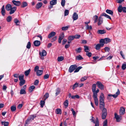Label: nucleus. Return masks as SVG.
Segmentation results:
<instances>
[{
  "label": "nucleus",
  "mask_w": 126,
  "mask_h": 126,
  "mask_svg": "<svg viewBox=\"0 0 126 126\" xmlns=\"http://www.w3.org/2000/svg\"><path fill=\"white\" fill-rule=\"evenodd\" d=\"M120 93V91L119 89H118L117 92L115 94H109L107 97V99L108 100H110L111 98L110 97L111 96H112L114 98H116L117 97V96Z\"/></svg>",
  "instance_id": "f257e3e1"
},
{
  "label": "nucleus",
  "mask_w": 126,
  "mask_h": 126,
  "mask_svg": "<svg viewBox=\"0 0 126 126\" xmlns=\"http://www.w3.org/2000/svg\"><path fill=\"white\" fill-rule=\"evenodd\" d=\"M96 84H94L92 85V90L93 93V95L97 94V93L99 92V90L98 89L96 91Z\"/></svg>",
  "instance_id": "f03ea898"
},
{
  "label": "nucleus",
  "mask_w": 126,
  "mask_h": 126,
  "mask_svg": "<svg viewBox=\"0 0 126 126\" xmlns=\"http://www.w3.org/2000/svg\"><path fill=\"white\" fill-rule=\"evenodd\" d=\"M111 41V39L109 38H106L104 39H101L100 41V43H102L104 44H107L109 42H110Z\"/></svg>",
  "instance_id": "7ed1b4c3"
},
{
  "label": "nucleus",
  "mask_w": 126,
  "mask_h": 126,
  "mask_svg": "<svg viewBox=\"0 0 126 126\" xmlns=\"http://www.w3.org/2000/svg\"><path fill=\"white\" fill-rule=\"evenodd\" d=\"M107 114V110L106 108L103 109L102 110V118L103 119H105L106 117Z\"/></svg>",
  "instance_id": "20e7f679"
},
{
  "label": "nucleus",
  "mask_w": 126,
  "mask_h": 126,
  "mask_svg": "<svg viewBox=\"0 0 126 126\" xmlns=\"http://www.w3.org/2000/svg\"><path fill=\"white\" fill-rule=\"evenodd\" d=\"M114 117L116 120V121L118 122H120L121 120L122 116L118 115L116 113H114Z\"/></svg>",
  "instance_id": "39448f33"
},
{
  "label": "nucleus",
  "mask_w": 126,
  "mask_h": 126,
  "mask_svg": "<svg viewBox=\"0 0 126 126\" xmlns=\"http://www.w3.org/2000/svg\"><path fill=\"white\" fill-rule=\"evenodd\" d=\"M77 67V65L76 64L71 65L69 69V72L71 73L73 72Z\"/></svg>",
  "instance_id": "423d86ee"
},
{
  "label": "nucleus",
  "mask_w": 126,
  "mask_h": 126,
  "mask_svg": "<svg viewBox=\"0 0 126 126\" xmlns=\"http://www.w3.org/2000/svg\"><path fill=\"white\" fill-rule=\"evenodd\" d=\"M96 84L100 89L103 90L104 89V85L100 82L98 81L96 83Z\"/></svg>",
  "instance_id": "0eeeda50"
},
{
  "label": "nucleus",
  "mask_w": 126,
  "mask_h": 126,
  "mask_svg": "<svg viewBox=\"0 0 126 126\" xmlns=\"http://www.w3.org/2000/svg\"><path fill=\"white\" fill-rule=\"evenodd\" d=\"M39 54L41 56V58L42 59H43L44 57H43L46 55L47 52L45 50H43L41 52H39Z\"/></svg>",
  "instance_id": "6e6552de"
},
{
  "label": "nucleus",
  "mask_w": 126,
  "mask_h": 126,
  "mask_svg": "<svg viewBox=\"0 0 126 126\" xmlns=\"http://www.w3.org/2000/svg\"><path fill=\"white\" fill-rule=\"evenodd\" d=\"M97 94L93 95V97L94 98V102L95 105L97 106L98 104V98H97Z\"/></svg>",
  "instance_id": "1a4fd4ad"
},
{
  "label": "nucleus",
  "mask_w": 126,
  "mask_h": 126,
  "mask_svg": "<svg viewBox=\"0 0 126 126\" xmlns=\"http://www.w3.org/2000/svg\"><path fill=\"white\" fill-rule=\"evenodd\" d=\"M104 45V44L102 43H100L96 45L95 48L97 50H99L101 47H102Z\"/></svg>",
  "instance_id": "9d476101"
},
{
  "label": "nucleus",
  "mask_w": 126,
  "mask_h": 126,
  "mask_svg": "<svg viewBox=\"0 0 126 126\" xmlns=\"http://www.w3.org/2000/svg\"><path fill=\"white\" fill-rule=\"evenodd\" d=\"M78 15L76 13H74L73 15L72 18L73 20H76L78 18Z\"/></svg>",
  "instance_id": "9b49d317"
},
{
  "label": "nucleus",
  "mask_w": 126,
  "mask_h": 126,
  "mask_svg": "<svg viewBox=\"0 0 126 126\" xmlns=\"http://www.w3.org/2000/svg\"><path fill=\"white\" fill-rule=\"evenodd\" d=\"M125 108L123 107H121L120 108L119 110V113L120 115H123L125 113Z\"/></svg>",
  "instance_id": "f8f14e48"
},
{
  "label": "nucleus",
  "mask_w": 126,
  "mask_h": 126,
  "mask_svg": "<svg viewBox=\"0 0 126 126\" xmlns=\"http://www.w3.org/2000/svg\"><path fill=\"white\" fill-rule=\"evenodd\" d=\"M12 2L15 5L17 6H19L21 4L20 1H16L14 0H13L12 1Z\"/></svg>",
  "instance_id": "ddd939ff"
},
{
  "label": "nucleus",
  "mask_w": 126,
  "mask_h": 126,
  "mask_svg": "<svg viewBox=\"0 0 126 126\" xmlns=\"http://www.w3.org/2000/svg\"><path fill=\"white\" fill-rule=\"evenodd\" d=\"M16 7L15 6L12 7L10 10L9 14L10 15L13 14L16 10Z\"/></svg>",
  "instance_id": "4468645a"
},
{
  "label": "nucleus",
  "mask_w": 126,
  "mask_h": 126,
  "mask_svg": "<svg viewBox=\"0 0 126 126\" xmlns=\"http://www.w3.org/2000/svg\"><path fill=\"white\" fill-rule=\"evenodd\" d=\"M56 34V33L55 32H51L48 35V38L50 39L55 35Z\"/></svg>",
  "instance_id": "2eb2a0df"
},
{
  "label": "nucleus",
  "mask_w": 126,
  "mask_h": 126,
  "mask_svg": "<svg viewBox=\"0 0 126 126\" xmlns=\"http://www.w3.org/2000/svg\"><path fill=\"white\" fill-rule=\"evenodd\" d=\"M98 34H103L106 33V31L104 30H98L97 32Z\"/></svg>",
  "instance_id": "dca6fc26"
},
{
  "label": "nucleus",
  "mask_w": 126,
  "mask_h": 126,
  "mask_svg": "<svg viewBox=\"0 0 126 126\" xmlns=\"http://www.w3.org/2000/svg\"><path fill=\"white\" fill-rule=\"evenodd\" d=\"M104 95L103 93H101L100 97V101H104Z\"/></svg>",
  "instance_id": "f3484780"
},
{
  "label": "nucleus",
  "mask_w": 126,
  "mask_h": 126,
  "mask_svg": "<svg viewBox=\"0 0 126 126\" xmlns=\"http://www.w3.org/2000/svg\"><path fill=\"white\" fill-rule=\"evenodd\" d=\"M43 70H38L36 72V74L37 76H41L43 73Z\"/></svg>",
  "instance_id": "a211bd4d"
},
{
  "label": "nucleus",
  "mask_w": 126,
  "mask_h": 126,
  "mask_svg": "<svg viewBox=\"0 0 126 126\" xmlns=\"http://www.w3.org/2000/svg\"><path fill=\"white\" fill-rule=\"evenodd\" d=\"M1 13L2 15L4 16L5 14V11L4 8V5H3L1 9Z\"/></svg>",
  "instance_id": "6ab92c4d"
},
{
  "label": "nucleus",
  "mask_w": 126,
  "mask_h": 126,
  "mask_svg": "<svg viewBox=\"0 0 126 126\" xmlns=\"http://www.w3.org/2000/svg\"><path fill=\"white\" fill-rule=\"evenodd\" d=\"M34 44L36 46H38L40 44V41L38 40H36L34 41Z\"/></svg>",
  "instance_id": "aec40b11"
},
{
  "label": "nucleus",
  "mask_w": 126,
  "mask_h": 126,
  "mask_svg": "<svg viewBox=\"0 0 126 126\" xmlns=\"http://www.w3.org/2000/svg\"><path fill=\"white\" fill-rule=\"evenodd\" d=\"M43 3L42 2H39L36 4L35 8L36 9H39L41 7Z\"/></svg>",
  "instance_id": "412c9836"
},
{
  "label": "nucleus",
  "mask_w": 126,
  "mask_h": 126,
  "mask_svg": "<svg viewBox=\"0 0 126 126\" xmlns=\"http://www.w3.org/2000/svg\"><path fill=\"white\" fill-rule=\"evenodd\" d=\"M12 8V6L10 4L7 5L5 7L7 11H10Z\"/></svg>",
  "instance_id": "4be33fe9"
},
{
  "label": "nucleus",
  "mask_w": 126,
  "mask_h": 126,
  "mask_svg": "<svg viewBox=\"0 0 126 126\" xmlns=\"http://www.w3.org/2000/svg\"><path fill=\"white\" fill-rule=\"evenodd\" d=\"M101 16H105L106 18H107L108 19H111V18L110 16H109L107 14L105 13H103L102 14H101Z\"/></svg>",
  "instance_id": "5701e85b"
},
{
  "label": "nucleus",
  "mask_w": 126,
  "mask_h": 126,
  "mask_svg": "<svg viewBox=\"0 0 126 126\" xmlns=\"http://www.w3.org/2000/svg\"><path fill=\"white\" fill-rule=\"evenodd\" d=\"M103 22V19L101 17H99V21L98 23V25L99 26Z\"/></svg>",
  "instance_id": "b1692460"
},
{
  "label": "nucleus",
  "mask_w": 126,
  "mask_h": 126,
  "mask_svg": "<svg viewBox=\"0 0 126 126\" xmlns=\"http://www.w3.org/2000/svg\"><path fill=\"white\" fill-rule=\"evenodd\" d=\"M57 0H52L50 1V4L51 5H55L57 3Z\"/></svg>",
  "instance_id": "393cba45"
},
{
  "label": "nucleus",
  "mask_w": 126,
  "mask_h": 126,
  "mask_svg": "<svg viewBox=\"0 0 126 126\" xmlns=\"http://www.w3.org/2000/svg\"><path fill=\"white\" fill-rule=\"evenodd\" d=\"M106 12L108 14L112 16L113 15V12L111 10L107 9L106 11Z\"/></svg>",
  "instance_id": "a878e982"
},
{
  "label": "nucleus",
  "mask_w": 126,
  "mask_h": 126,
  "mask_svg": "<svg viewBox=\"0 0 126 126\" xmlns=\"http://www.w3.org/2000/svg\"><path fill=\"white\" fill-rule=\"evenodd\" d=\"M84 50L85 52H89L90 51V49L88 46L85 45L84 46Z\"/></svg>",
  "instance_id": "bb28decb"
},
{
  "label": "nucleus",
  "mask_w": 126,
  "mask_h": 126,
  "mask_svg": "<svg viewBox=\"0 0 126 126\" xmlns=\"http://www.w3.org/2000/svg\"><path fill=\"white\" fill-rule=\"evenodd\" d=\"M31 70L30 69H29L28 70L24 72V74L26 76H28Z\"/></svg>",
  "instance_id": "cd10ccee"
},
{
  "label": "nucleus",
  "mask_w": 126,
  "mask_h": 126,
  "mask_svg": "<svg viewBox=\"0 0 126 126\" xmlns=\"http://www.w3.org/2000/svg\"><path fill=\"white\" fill-rule=\"evenodd\" d=\"M35 87L34 86H31L29 88V91L30 92H32L33 90L35 88Z\"/></svg>",
  "instance_id": "c85d7f7f"
},
{
  "label": "nucleus",
  "mask_w": 126,
  "mask_h": 126,
  "mask_svg": "<svg viewBox=\"0 0 126 126\" xmlns=\"http://www.w3.org/2000/svg\"><path fill=\"white\" fill-rule=\"evenodd\" d=\"M56 113L57 114H61L62 113L61 110L60 109H56Z\"/></svg>",
  "instance_id": "c756f323"
},
{
  "label": "nucleus",
  "mask_w": 126,
  "mask_h": 126,
  "mask_svg": "<svg viewBox=\"0 0 126 126\" xmlns=\"http://www.w3.org/2000/svg\"><path fill=\"white\" fill-rule=\"evenodd\" d=\"M123 7L121 5H120L118 8V12L121 13L122 12Z\"/></svg>",
  "instance_id": "7c9ffc66"
},
{
  "label": "nucleus",
  "mask_w": 126,
  "mask_h": 126,
  "mask_svg": "<svg viewBox=\"0 0 126 126\" xmlns=\"http://www.w3.org/2000/svg\"><path fill=\"white\" fill-rule=\"evenodd\" d=\"M83 58L80 55H79L78 56H76V60H81L83 59Z\"/></svg>",
  "instance_id": "2f4dec72"
},
{
  "label": "nucleus",
  "mask_w": 126,
  "mask_h": 126,
  "mask_svg": "<svg viewBox=\"0 0 126 126\" xmlns=\"http://www.w3.org/2000/svg\"><path fill=\"white\" fill-rule=\"evenodd\" d=\"M69 27V25H68L67 26L63 27L62 28V30L63 31H65L67 30L68 29Z\"/></svg>",
  "instance_id": "473e14b6"
},
{
  "label": "nucleus",
  "mask_w": 126,
  "mask_h": 126,
  "mask_svg": "<svg viewBox=\"0 0 126 126\" xmlns=\"http://www.w3.org/2000/svg\"><path fill=\"white\" fill-rule=\"evenodd\" d=\"M25 80H20L19 83V85L20 86H22L25 83Z\"/></svg>",
  "instance_id": "72a5a7b5"
},
{
  "label": "nucleus",
  "mask_w": 126,
  "mask_h": 126,
  "mask_svg": "<svg viewBox=\"0 0 126 126\" xmlns=\"http://www.w3.org/2000/svg\"><path fill=\"white\" fill-rule=\"evenodd\" d=\"M65 107V108H67L68 105V100H66L63 103Z\"/></svg>",
  "instance_id": "f704fd0d"
},
{
  "label": "nucleus",
  "mask_w": 126,
  "mask_h": 126,
  "mask_svg": "<svg viewBox=\"0 0 126 126\" xmlns=\"http://www.w3.org/2000/svg\"><path fill=\"white\" fill-rule=\"evenodd\" d=\"M16 109V107L15 106L13 105L11 107V110L12 111H15Z\"/></svg>",
  "instance_id": "c9c22d12"
},
{
  "label": "nucleus",
  "mask_w": 126,
  "mask_h": 126,
  "mask_svg": "<svg viewBox=\"0 0 126 126\" xmlns=\"http://www.w3.org/2000/svg\"><path fill=\"white\" fill-rule=\"evenodd\" d=\"M75 38L74 36H69L68 38V39L69 41H71L73 40Z\"/></svg>",
  "instance_id": "e433bc0d"
},
{
  "label": "nucleus",
  "mask_w": 126,
  "mask_h": 126,
  "mask_svg": "<svg viewBox=\"0 0 126 126\" xmlns=\"http://www.w3.org/2000/svg\"><path fill=\"white\" fill-rule=\"evenodd\" d=\"M64 59V57L63 56H61L58 57L57 59V60L59 62H61Z\"/></svg>",
  "instance_id": "4c0bfd02"
},
{
  "label": "nucleus",
  "mask_w": 126,
  "mask_h": 126,
  "mask_svg": "<svg viewBox=\"0 0 126 126\" xmlns=\"http://www.w3.org/2000/svg\"><path fill=\"white\" fill-rule=\"evenodd\" d=\"M36 117L35 115H31L30 117H29L28 118L31 121L32 120H33Z\"/></svg>",
  "instance_id": "58836bf2"
},
{
  "label": "nucleus",
  "mask_w": 126,
  "mask_h": 126,
  "mask_svg": "<svg viewBox=\"0 0 126 126\" xmlns=\"http://www.w3.org/2000/svg\"><path fill=\"white\" fill-rule=\"evenodd\" d=\"M26 94V92L23 89H21L20 92V94Z\"/></svg>",
  "instance_id": "ea45409f"
},
{
  "label": "nucleus",
  "mask_w": 126,
  "mask_h": 126,
  "mask_svg": "<svg viewBox=\"0 0 126 126\" xmlns=\"http://www.w3.org/2000/svg\"><path fill=\"white\" fill-rule=\"evenodd\" d=\"M85 26L87 30H91L92 29V27L91 26H89L88 25H86Z\"/></svg>",
  "instance_id": "a19ab883"
},
{
  "label": "nucleus",
  "mask_w": 126,
  "mask_h": 126,
  "mask_svg": "<svg viewBox=\"0 0 126 126\" xmlns=\"http://www.w3.org/2000/svg\"><path fill=\"white\" fill-rule=\"evenodd\" d=\"M2 124L4 125V126H8L9 125V122H1Z\"/></svg>",
  "instance_id": "79ce46f5"
},
{
  "label": "nucleus",
  "mask_w": 126,
  "mask_h": 126,
  "mask_svg": "<svg viewBox=\"0 0 126 126\" xmlns=\"http://www.w3.org/2000/svg\"><path fill=\"white\" fill-rule=\"evenodd\" d=\"M82 68V67L81 66H79L78 67V68H76V69L75 70L74 72L75 73L78 72L79 70L81 69Z\"/></svg>",
  "instance_id": "37998d69"
},
{
  "label": "nucleus",
  "mask_w": 126,
  "mask_h": 126,
  "mask_svg": "<svg viewBox=\"0 0 126 126\" xmlns=\"http://www.w3.org/2000/svg\"><path fill=\"white\" fill-rule=\"evenodd\" d=\"M12 18L11 16H8L7 18H6L7 21L8 22H10V21H11V20Z\"/></svg>",
  "instance_id": "c03bdc74"
},
{
  "label": "nucleus",
  "mask_w": 126,
  "mask_h": 126,
  "mask_svg": "<svg viewBox=\"0 0 126 126\" xmlns=\"http://www.w3.org/2000/svg\"><path fill=\"white\" fill-rule=\"evenodd\" d=\"M78 86V83L76 82L73 86L72 89L73 90H74Z\"/></svg>",
  "instance_id": "a18cd8bd"
},
{
  "label": "nucleus",
  "mask_w": 126,
  "mask_h": 126,
  "mask_svg": "<svg viewBox=\"0 0 126 126\" xmlns=\"http://www.w3.org/2000/svg\"><path fill=\"white\" fill-rule=\"evenodd\" d=\"M45 103V102L44 100H41L40 102V105L41 107L42 108H43V107Z\"/></svg>",
  "instance_id": "49530a36"
},
{
  "label": "nucleus",
  "mask_w": 126,
  "mask_h": 126,
  "mask_svg": "<svg viewBox=\"0 0 126 126\" xmlns=\"http://www.w3.org/2000/svg\"><path fill=\"white\" fill-rule=\"evenodd\" d=\"M28 5L27 3L26 2H24L23 3L22 5L21 6V7H24Z\"/></svg>",
  "instance_id": "de8ad7c7"
},
{
  "label": "nucleus",
  "mask_w": 126,
  "mask_h": 126,
  "mask_svg": "<svg viewBox=\"0 0 126 126\" xmlns=\"http://www.w3.org/2000/svg\"><path fill=\"white\" fill-rule=\"evenodd\" d=\"M14 22L17 25H19V24H18V23L19 22V21L17 19L15 18L14 20Z\"/></svg>",
  "instance_id": "09e8293b"
},
{
  "label": "nucleus",
  "mask_w": 126,
  "mask_h": 126,
  "mask_svg": "<svg viewBox=\"0 0 126 126\" xmlns=\"http://www.w3.org/2000/svg\"><path fill=\"white\" fill-rule=\"evenodd\" d=\"M49 97V94L48 93H47L44 96L45 99L44 100H46Z\"/></svg>",
  "instance_id": "8fccbe9b"
},
{
  "label": "nucleus",
  "mask_w": 126,
  "mask_h": 126,
  "mask_svg": "<svg viewBox=\"0 0 126 126\" xmlns=\"http://www.w3.org/2000/svg\"><path fill=\"white\" fill-rule=\"evenodd\" d=\"M18 78L20 80L24 79V76L23 75H20L18 77Z\"/></svg>",
  "instance_id": "3c124183"
},
{
  "label": "nucleus",
  "mask_w": 126,
  "mask_h": 126,
  "mask_svg": "<svg viewBox=\"0 0 126 126\" xmlns=\"http://www.w3.org/2000/svg\"><path fill=\"white\" fill-rule=\"evenodd\" d=\"M93 18L94 20V22L95 23H96L97 22V20L98 18V16L96 15H95L94 16Z\"/></svg>",
  "instance_id": "603ef678"
},
{
  "label": "nucleus",
  "mask_w": 126,
  "mask_h": 126,
  "mask_svg": "<svg viewBox=\"0 0 126 126\" xmlns=\"http://www.w3.org/2000/svg\"><path fill=\"white\" fill-rule=\"evenodd\" d=\"M87 77L86 76H84L83 77H82L80 79V81H84L86 79H87Z\"/></svg>",
  "instance_id": "864d4df0"
},
{
  "label": "nucleus",
  "mask_w": 126,
  "mask_h": 126,
  "mask_svg": "<svg viewBox=\"0 0 126 126\" xmlns=\"http://www.w3.org/2000/svg\"><path fill=\"white\" fill-rule=\"evenodd\" d=\"M65 0H62L61 2V4L63 7L65 6Z\"/></svg>",
  "instance_id": "5fc2aeb1"
},
{
  "label": "nucleus",
  "mask_w": 126,
  "mask_h": 126,
  "mask_svg": "<svg viewBox=\"0 0 126 126\" xmlns=\"http://www.w3.org/2000/svg\"><path fill=\"white\" fill-rule=\"evenodd\" d=\"M31 46V43L29 42H28L27 45L26 46V47L28 49H30Z\"/></svg>",
  "instance_id": "6e6d98bb"
},
{
  "label": "nucleus",
  "mask_w": 126,
  "mask_h": 126,
  "mask_svg": "<svg viewBox=\"0 0 126 126\" xmlns=\"http://www.w3.org/2000/svg\"><path fill=\"white\" fill-rule=\"evenodd\" d=\"M126 68V64H123L122 66V69L123 70H125Z\"/></svg>",
  "instance_id": "4d7b16f0"
},
{
  "label": "nucleus",
  "mask_w": 126,
  "mask_h": 126,
  "mask_svg": "<svg viewBox=\"0 0 126 126\" xmlns=\"http://www.w3.org/2000/svg\"><path fill=\"white\" fill-rule=\"evenodd\" d=\"M39 68V67L38 66H36L34 68V71L35 72H36L38 70Z\"/></svg>",
  "instance_id": "13d9d810"
},
{
  "label": "nucleus",
  "mask_w": 126,
  "mask_h": 126,
  "mask_svg": "<svg viewBox=\"0 0 126 126\" xmlns=\"http://www.w3.org/2000/svg\"><path fill=\"white\" fill-rule=\"evenodd\" d=\"M49 75L48 74H46L44 76V79H46L49 78Z\"/></svg>",
  "instance_id": "bf43d9fd"
},
{
  "label": "nucleus",
  "mask_w": 126,
  "mask_h": 126,
  "mask_svg": "<svg viewBox=\"0 0 126 126\" xmlns=\"http://www.w3.org/2000/svg\"><path fill=\"white\" fill-rule=\"evenodd\" d=\"M69 11L68 10H66L65 11H64V16H67L69 14Z\"/></svg>",
  "instance_id": "052dcab7"
},
{
  "label": "nucleus",
  "mask_w": 126,
  "mask_h": 126,
  "mask_svg": "<svg viewBox=\"0 0 126 126\" xmlns=\"http://www.w3.org/2000/svg\"><path fill=\"white\" fill-rule=\"evenodd\" d=\"M39 82V80L37 79H36L34 82V84L35 85H37L38 84Z\"/></svg>",
  "instance_id": "680f3d73"
},
{
  "label": "nucleus",
  "mask_w": 126,
  "mask_h": 126,
  "mask_svg": "<svg viewBox=\"0 0 126 126\" xmlns=\"http://www.w3.org/2000/svg\"><path fill=\"white\" fill-rule=\"evenodd\" d=\"M64 37V34L63 33L60 35L59 38H60V39L62 40L63 38Z\"/></svg>",
  "instance_id": "e2e57ef3"
},
{
  "label": "nucleus",
  "mask_w": 126,
  "mask_h": 126,
  "mask_svg": "<svg viewBox=\"0 0 126 126\" xmlns=\"http://www.w3.org/2000/svg\"><path fill=\"white\" fill-rule=\"evenodd\" d=\"M81 48L80 47L79 48L77 49H76L75 50L77 52L80 53L81 52Z\"/></svg>",
  "instance_id": "0e129e2a"
},
{
  "label": "nucleus",
  "mask_w": 126,
  "mask_h": 126,
  "mask_svg": "<svg viewBox=\"0 0 126 126\" xmlns=\"http://www.w3.org/2000/svg\"><path fill=\"white\" fill-rule=\"evenodd\" d=\"M60 93V89L59 88H58L56 90V96H57Z\"/></svg>",
  "instance_id": "69168bd1"
},
{
  "label": "nucleus",
  "mask_w": 126,
  "mask_h": 126,
  "mask_svg": "<svg viewBox=\"0 0 126 126\" xmlns=\"http://www.w3.org/2000/svg\"><path fill=\"white\" fill-rule=\"evenodd\" d=\"M67 40L66 39H64L62 41V44L64 45L67 42Z\"/></svg>",
  "instance_id": "338daca9"
},
{
  "label": "nucleus",
  "mask_w": 126,
  "mask_h": 126,
  "mask_svg": "<svg viewBox=\"0 0 126 126\" xmlns=\"http://www.w3.org/2000/svg\"><path fill=\"white\" fill-rule=\"evenodd\" d=\"M107 120H105L104 122L103 126H107Z\"/></svg>",
  "instance_id": "774afa93"
}]
</instances>
